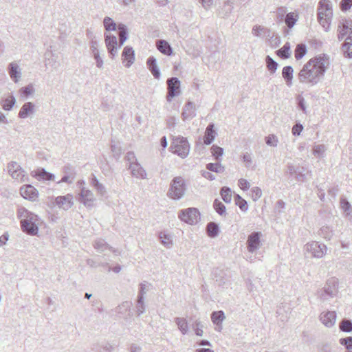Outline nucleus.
Here are the masks:
<instances>
[{
  "label": "nucleus",
  "mask_w": 352,
  "mask_h": 352,
  "mask_svg": "<svg viewBox=\"0 0 352 352\" xmlns=\"http://www.w3.org/2000/svg\"><path fill=\"white\" fill-rule=\"evenodd\" d=\"M333 18L332 5L329 0H320L318 7V20L326 32L329 30Z\"/></svg>",
  "instance_id": "nucleus-3"
},
{
  "label": "nucleus",
  "mask_w": 352,
  "mask_h": 352,
  "mask_svg": "<svg viewBox=\"0 0 352 352\" xmlns=\"http://www.w3.org/2000/svg\"><path fill=\"white\" fill-rule=\"evenodd\" d=\"M265 62L267 68L270 71V72L272 74H274L277 69L278 63L270 56H266Z\"/></svg>",
  "instance_id": "nucleus-39"
},
{
  "label": "nucleus",
  "mask_w": 352,
  "mask_h": 352,
  "mask_svg": "<svg viewBox=\"0 0 352 352\" xmlns=\"http://www.w3.org/2000/svg\"><path fill=\"white\" fill-rule=\"evenodd\" d=\"M91 184L93 186V187L96 189L98 194H99L101 196H103L106 193V188L102 184H101L99 180L97 179V177L93 175Z\"/></svg>",
  "instance_id": "nucleus-29"
},
{
  "label": "nucleus",
  "mask_w": 352,
  "mask_h": 352,
  "mask_svg": "<svg viewBox=\"0 0 352 352\" xmlns=\"http://www.w3.org/2000/svg\"><path fill=\"white\" fill-rule=\"evenodd\" d=\"M179 218L188 224L194 225L200 219V213L196 208H188L179 212Z\"/></svg>",
  "instance_id": "nucleus-7"
},
{
  "label": "nucleus",
  "mask_w": 352,
  "mask_h": 352,
  "mask_svg": "<svg viewBox=\"0 0 352 352\" xmlns=\"http://www.w3.org/2000/svg\"><path fill=\"white\" fill-rule=\"evenodd\" d=\"M8 74L10 78L14 82H18L21 78V69L16 62L10 63L8 66Z\"/></svg>",
  "instance_id": "nucleus-18"
},
{
  "label": "nucleus",
  "mask_w": 352,
  "mask_h": 352,
  "mask_svg": "<svg viewBox=\"0 0 352 352\" xmlns=\"http://www.w3.org/2000/svg\"><path fill=\"white\" fill-rule=\"evenodd\" d=\"M276 54L283 59L288 58L290 55V45L286 43L280 49L276 51Z\"/></svg>",
  "instance_id": "nucleus-36"
},
{
  "label": "nucleus",
  "mask_w": 352,
  "mask_h": 352,
  "mask_svg": "<svg viewBox=\"0 0 352 352\" xmlns=\"http://www.w3.org/2000/svg\"><path fill=\"white\" fill-rule=\"evenodd\" d=\"M94 248L99 252H102L106 250H112V248L109 246L103 239H99L95 241L94 244Z\"/></svg>",
  "instance_id": "nucleus-35"
},
{
  "label": "nucleus",
  "mask_w": 352,
  "mask_h": 352,
  "mask_svg": "<svg viewBox=\"0 0 352 352\" xmlns=\"http://www.w3.org/2000/svg\"><path fill=\"white\" fill-rule=\"evenodd\" d=\"M118 29L119 32V47L122 46L124 43L126 41L128 37V30L125 25L122 23H120L118 25Z\"/></svg>",
  "instance_id": "nucleus-32"
},
{
  "label": "nucleus",
  "mask_w": 352,
  "mask_h": 352,
  "mask_svg": "<svg viewBox=\"0 0 352 352\" xmlns=\"http://www.w3.org/2000/svg\"><path fill=\"white\" fill-rule=\"evenodd\" d=\"M123 63L126 61L125 66L126 67H131L135 60V53L134 50L131 47L126 46L122 54Z\"/></svg>",
  "instance_id": "nucleus-23"
},
{
  "label": "nucleus",
  "mask_w": 352,
  "mask_h": 352,
  "mask_svg": "<svg viewBox=\"0 0 352 352\" xmlns=\"http://www.w3.org/2000/svg\"><path fill=\"white\" fill-rule=\"evenodd\" d=\"M112 349L113 347L109 343H102L93 347L91 352H111Z\"/></svg>",
  "instance_id": "nucleus-38"
},
{
  "label": "nucleus",
  "mask_w": 352,
  "mask_h": 352,
  "mask_svg": "<svg viewBox=\"0 0 352 352\" xmlns=\"http://www.w3.org/2000/svg\"><path fill=\"white\" fill-rule=\"evenodd\" d=\"M195 334L198 336H202L204 331L202 330L203 324H201V322L199 320H196L195 322Z\"/></svg>",
  "instance_id": "nucleus-62"
},
{
  "label": "nucleus",
  "mask_w": 352,
  "mask_h": 352,
  "mask_svg": "<svg viewBox=\"0 0 352 352\" xmlns=\"http://www.w3.org/2000/svg\"><path fill=\"white\" fill-rule=\"evenodd\" d=\"M320 320L327 327H331L334 325L336 320L335 311H328L320 314Z\"/></svg>",
  "instance_id": "nucleus-19"
},
{
  "label": "nucleus",
  "mask_w": 352,
  "mask_h": 352,
  "mask_svg": "<svg viewBox=\"0 0 352 352\" xmlns=\"http://www.w3.org/2000/svg\"><path fill=\"white\" fill-rule=\"evenodd\" d=\"M129 169L131 170V174L132 176L138 179L146 178L147 174L146 170L142 168L138 162L135 164H133L132 165H129Z\"/></svg>",
  "instance_id": "nucleus-22"
},
{
  "label": "nucleus",
  "mask_w": 352,
  "mask_h": 352,
  "mask_svg": "<svg viewBox=\"0 0 352 352\" xmlns=\"http://www.w3.org/2000/svg\"><path fill=\"white\" fill-rule=\"evenodd\" d=\"M160 238L161 239L162 243L166 248H170L172 245V240L170 239L169 235L161 232L160 234Z\"/></svg>",
  "instance_id": "nucleus-52"
},
{
  "label": "nucleus",
  "mask_w": 352,
  "mask_h": 352,
  "mask_svg": "<svg viewBox=\"0 0 352 352\" xmlns=\"http://www.w3.org/2000/svg\"><path fill=\"white\" fill-rule=\"evenodd\" d=\"M146 65L155 78H160V72L157 65V60L153 56H150L146 60Z\"/></svg>",
  "instance_id": "nucleus-25"
},
{
  "label": "nucleus",
  "mask_w": 352,
  "mask_h": 352,
  "mask_svg": "<svg viewBox=\"0 0 352 352\" xmlns=\"http://www.w3.org/2000/svg\"><path fill=\"white\" fill-rule=\"evenodd\" d=\"M340 343L344 346V347L347 350L352 349V337H346L344 338H341L340 340Z\"/></svg>",
  "instance_id": "nucleus-56"
},
{
  "label": "nucleus",
  "mask_w": 352,
  "mask_h": 352,
  "mask_svg": "<svg viewBox=\"0 0 352 352\" xmlns=\"http://www.w3.org/2000/svg\"><path fill=\"white\" fill-rule=\"evenodd\" d=\"M136 311L138 316L141 315L145 311V305L144 302V298L142 296H138L137 303H136Z\"/></svg>",
  "instance_id": "nucleus-49"
},
{
  "label": "nucleus",
  "mask_w": 352,
  "mask_h": 352,
  "mask_svg": "<svg viewBox=\"0 0 352 352\" xmlns=\"http://www.w3.org/2000/svg\"><path fill=\"white\" fill-rule=\"evenodd\" d=\"M17 214L19 218L23 219H28L29 217H30L31 215H33L34 214L32 212L28 211L25 208H20L18 210Z\"/></svg>",
  "instance_id": "nucleus-54"
},
{
  "label": "nucleus",
  "mask_w": 352,
  "mask_h": 352,
  "mask_svg": "<svg viewBox=\"0 0 352 352\" xmlns=\"http://www.w3.org/2000/svg\"><path fill=\"white\" fill-rule=\"evenodd\" d=\"M206 232L210 237L214 238L219 234V228L216 223L210 222L206 226Z\"/></svg>",
  "instance_id": "nucleus-33"
},
{
  "label": "nucleus",
  "mask_w": 352,
  "mask_h": 352,
  "mask_svg": "<svg viewBox=\"0 0 352 352\" xmlns=\"http://www.w3.org/2000/svg\"><path fill=\"white\" fill-rule=\"evenodd\" d=\"M157 49L165 55H170L173 53L172 47L170 44L164 40H157L156 41Z\"/></svg>",
  "instance_id": "nucleus-26"
},
{
  "label": "nucleus",
  "mask_w": 352,
  "mask_h": 352,
  "mask_svg": "<svg viewBox=\"0 0 352 352\" xmlns=\"http://www.w3.org/2000/svg\"><path fill=\"white\" fill-rule=\"evenodd\" d=\"M196 116V107L195 104L191 102L188 101L185 104L183 111L182 113V118L184 121L191 120Z\"/></svg>",
  "instance_id": "nucleus-17"
},
{
  "label": "nucleus",
  "mask_w": 352,
  "mask_h": 352,
  "mask_svg": "<svg viewBox=\"0 0 352 352\" xmlns=\"http://www.w3.org/2000/svg\"><path fill=\"white\" fill-rule=\"evenodd\" d=\"M338 280L336 277L329 278L324 287L318 292L320 299L322 301L333 298L338 294Z\"/></svg>",
  "instance_id": "nucleus-6"
},
{
  "label": "nucleus",
  "mask_w": 352,
  "mask_h": 352,
  "mask_svg": "<svg viewBox=\"0 0 352 352\" xmlns=\"http://www.w3.org/2000/svg\"><path fill=\"white\" fill-rule=\"evenodd\" d=\"M185 191V180L183 177L179 176L172 179L167 195L173 199H180L184 197Z\"/></svg>",
  "instance_id": "nucleus-4"
},
{
  "label": "nucleus",
  "mask_w": 352,
  "mask_h": 352,
  "mask_svg": "<svg viewBox=\"0 0 352 352\" xmlns=\"http://www.w3.org/2000/svg\"><path fill=\"white\" fill-rule=\"evenodd\" d=\"M342 11L346 12L352 6V0H342L340 3Z\"/></svg>",
  "instance_id": "nucleus-60"
},
{
  "label": "nucleus",
  "mask_w": 352,
  "mask_h": 352,
  "mask_svg": "<svg viewBox=\"0 0 352 352\" xmlns=\"http://www.w3.org/2000/svg\"><path fill=\"white\" fill-rule=\"evenodd\" d=\"M349 31L350 34L342 45V50L346 57L352 58V20L343 19L340 21L338 27V40L342 41Z\"/></svg>",
  "instance_id": "nucleus-2"
},
{
  "label": "nucleus",
  "mask_w": 352,
  "mask_h": 352,
  "mask_svg": "<svg viewBox=\"0 0 352 352\" xmlns=\"http://www.w3.org/2000/svg\"><path fill=\"white\" fill-rule=\"evenodd\" d=\"M170 149L174 154L184 159L189 153L190 144L186 138L178 136L173 139Z\"/></svg>",
  "instance_id": "nucleus-5"
},
{
  "label": "nucleus",
  "mask_w": 352,
  "mask_h": 352,
  "mask_svg": "<svg viewBox=\"0 0 352 352\" xmlns=\"http://www.w3.org/2000/svg\"><path fill=\"white\" fill-rule=\"evenodd\" d=\"M103 24L107 31H114L116 30V23L109 16H106L104 19Z\"/></svg>",
  "instance_id": "nucleus-42"
},
{
  "label": "nucleus",
  "mask_w": 352,
  "mask_h": 352,
  "mask_svg": "<svg viewBox=\"0 0 352 352\" xmlns=\"http://www.w3.org/2000/svg\"><path fill=\"white\" fill-rule=\"evenodd\" d=\"M105 44L109 53L113 58L117 54L118 41L116 36L111 34H104Z\"/></svg>",
  "instance_id": "nucleus-14"
},
{
  "label": "nucleus",
  "mask_w": 352,
  "mask_h": 352,
  "mask_svg": "<svg viewBox=\"0 0 352 352\" xmlns=\"http://www.w3.org/2000/svg\"><path fill=\"white\" fill-rule=\"evenodd\" d=\"M220 194L226 203H230L232 200V191L228 187L224 186L221 189Z\"/></svg>",
  "instance_id": "nucleus-41"
},
{
  "label": "nucleus",
  "mask_w": 352,
  "mask_h": 352,
  "mask_svg": "<svg viewBox=\"0 0 352 352\" xmlns=\"http://www.w3.org/2000/svg\"><path fill=\"white\" fill-rule=\"evenodd\" d=\"M326 149V146L324 144L316 145L313 148V154L318 157H323Z\"/></svg>",
  "instance_id": "nucleus-44"
},
{
  "label": "nucleus",
  "mask_w": 352,
  "mask_h": 352,
  "mask_svg": "<svg viewBox=\"0 0 352 352\" xmlns=\"http://www.w3.org/2000/svg\"><path fill=\"white\" fill-rule=\"evenodd\" d=\"M329 65L326 55H319L304 65L298 74L300 82L316 85L323 77Z\"/></svg>",
  "instance_id": "nucleus-1"
},
{
  "label": "nucleus",
  "mask_w": 352,
  "mask_h": 352,
  "mask_svg": "<svg viewBox=\"0 0 352 352\" xmlns=\"http://www.w3.org/2000/svg\"><path fill=\"white\" fill-rule=\"evenodd\" d=\"M265 140L266 144L268 146L276 147L278 145V138L274 134H271V135H269L268 136L265 137Z\"/></svg>",
  "instance_id": "nucleus-51"
},
{
  "label": "nucleus",
  "mask_w": 352,
  "mask_h": 352,
  "mask_svg": "<svg viewBox=\"0 0 352 352\" xmlns=\"http://www.w3.org/2000/svg\"><path fill=\"white\" fill-rule=\"evenodd\" d=\"M297 102H298V107L304 113H307V107L305 104V100L304 98L302 96H298L297 97Z\"/></svg>",
  "instance_id": "nucleus-57"
},
{
  "label": "nucleus",
  "mask_w": 352,
  "mask_h": 352,
  "mask_svg": "<svg viewBox=\"0 0 352 352\" xmlns=\"http://www.w3.org/2000/svg\"><path fill=\"white\" fill-rule=\"evenodd\" d=\"M166 83L168 86L166 100L170 102L174 97L180 94V81L177 77H171L168 78Z\"/></svg>",
  "instance_id": "nucleus-10"
},
{
  "label": "nucleus",
  "mask_w": 352,
  "mask_h": 352,
  "mask_svg": "<svg viewBox=\"0 0 352 352\" xmlns=\"http://www.w3.org/2000/svg\"><path fill=\"white\" fill-rule=\"evenodd\" d=\"M305 250L311 253V256L314 258H322L327 253V246L324 244L319 243L316 241H311L305 245Z\"/></svg>",
  "instance_id": "nucleus-8"
},
{
  "label": "nucleus",
  "mask_w": 352,
  "mask_h": 352,
  "mask_svg": "<svg viewBox=\"0 0 352 352\" xmlns=\"http://www.w3.org/2000/svg\"><path fill=\"white\" fill-rule=\"evenodd\" d=\"M261 232H253L248 237L246 242L247 249L249 252L254 253L261 246Z\"/></svg>",
  "instance_id": "nucleus-11"
},
{
  "label": "nucleus",
  "mask_w": 352,
  "mask_h": 352,
  "mask_svg": "<svg viewBox=\"0 0 352 352\" xmlns=\"http://www.w3.org/2000/svg\"><path fill=\"white\" fill-rule=\"evenodd\" d=\"M8 171L13 179L19 181H22L25 177L24 170L16 162H11L8 164Z\"/></svg>",
  "instance_id": "nucleus-13"
},
{
  "label": "nucleus",
  "mask_w": 352,
  "mask_h": 352,
  "mask_svg": "<svg viewBox=\"0 0 352 352\" xmlns=\"http://www.w3.org/2000/svg\"><path fill=\"white\" fill-rule=\"evenodd\" d=\"M206 168L209 171L221 173L225 170V168L220 163H209L206 165Z\"/></svg>",
  "instance_id": "nucleus-40"
},
{
  "label": "nucleus",
  "mask_w": 352,
  "mask_h": 352,
  "mask_svg": "<svg viewBox=\"0 0 352 352\" xmlns=\"http://www.w3.org/2000/svg\"><path fill=\"white\" fill-rule=\"evenodd\" d=\"M125 160L129 163V165H132L133 164H135L138 162V160L135 157V155L133 152L129 151L126 156Z\"/></svg>",
  "instance_id": "nucleus-59"
},
{
  "label": "nucleus",
  "mask_w": 352,
  "mask_h": 352,
  "mask_svg": "<svg viewBox=\"0 0 352 352\" xmlns=\"http://www.w3.org/2000/svg\"><path fill=\"white\" fill-rule=\"evenodd\" d=\"M175 322L181 333L186 335L188 331V325L186 318L177 317L175 318Z\"/></svg>",
  "instance_id": "nucleus-34"
},
{
  "label": "nucleus",
  "mask_w": 352,
  "mask_h": 352,
  "mask_svg": "<svg viewBox=\"0 0 352 352\" xmlns=\"http://www.w3.org/2000/svg\"><path fill=\"white\" fill-rule=\"evenodd\" d=\"M56 204L65 210H67L72 208L74 204V198L71 194L65 196H58L55 200Z\"/></svg>",
  "instance_id": "nucleus-16"
},
{
  "label": "nucleus",
  "mask_w": 352,
  "mask_h": 352,
  "mask_svg": "<svg viewBox=\"0 0 352 352\" xmlns=\"http://www.w3.org/2000/svg\"><path fill=\"white\" fill-rule=\"evenodd\" d=\"M340 206L341 208L346 213V215L351 214L352 208L350 203L344 197H340Z\"/></svg>",
  "instance_id": "nucleus-47"
},
{
  "label": "nucleus",
  "mask_w": 352,
  "mask_h": 352,
  "mask_svg": "<svg viewBox=\"0 0 352 352\" xmlns=\"http://www.w3.org/2000/svg\"><path fill=\"white\" fill-rule=\"evenodd\" d=\"M20 194L23 198L31 201H35L38 197V190L30 184L21 187Z\"/></svg>",
  "instance_id": "nucleus-15"
},
{
  "label": "nucleus",
  "mask_w": 352,
  "mask_h": 352,
  "mask_svg": "<svg viewBox=\"0 0 352 352\" xmlns=\"http://www.w3.org/2000/svg\"><path fill=\"white\" fill-rule=\"evenodd\" d=\"M340 329L344 332L352 331V322L347 319H343L340 323Z\"/></svg>",
  "instance_id": "nucleus-45"
},
{
  "label": "nucleus",
  "mask_w": 352,
  "mask_h": 352,
  "mask_svg": "<svg viewBox=\"0 0 352 352\" xmlns=\"http://www.w3.org/2000/svg\"><path fill=\"white\" fill-rule=\"evenodd\" d=\"M32 175L37 179H43L45 180H54V175L47 172L44 168H39L32 172Z\"/></svg>",
  "instance_id": "nucleus-27"
},
{
  "label": "nucleus",
  "mask_w": 352,
  "mask_h": 352,
  "mask_svg": "<svg viewBox=\"0 0 352 352\" xmlns=\"http://www.w3.org/2000/svg\"><path fill=\"white\" fill-rule=\"evenodd\" d=\"M38 221V216L36 214L31 215L28 219H23L21 220V226L22 230L30 235H36L38 228L36 225Z\"/></svg>",
  "instance_id": "nucleus-9"
},
{
  "label": "nucleus",
  "mask_w": 352,
  "mask_h": 352,
  "mask_svg": "<svg viewBox=\"0 0 352 352\" xmlns=\"http://www.w3.org/2000/svg\"><path fill=\"white\" fill-rule=\"evenodd\" d=\"M319 234L327 240H330L333 236L332 231L328 226H323L320 228Z\"/></svg>",
  "instance_id": "nucleus-50"
},
{
  "label": "nucleus",
  "mask_w": 352,
  "mask_h": 352,
  "mask_svg": "<svg viewBox=\"0 0 352 352\" xmlns=\"http://www.w3.org/2000/svg\"><path fill=\"white\" fill-rule=\"evenodd\" d=\"M225 314L223 311H213L211 314V320L212 322L217 326H219V329H221V322L225 319Z\"/></svg>",
  "instance_id": "nucleus-30"
},
{
  "label": "nucleus",
  "mask_w": 352,
  "mask_h": 352,
  "mask_svg": "<svg viewBox=\"0 0 352 352\" xmlns=\"http://www.w3.org/2000/svg\"><path fill=\"white\" fill-rule=\"evenodd\" d=\"M307 53V48L304 44H298L295 50V58L296 60L302 58Z\"/></svg>",
  "instance_id": "nucleus-43"
},
{
  "label": "nucleus",
  "mask_w": 352,
  "mask_h": 352,
  "mask_svg": "<svg viewBox=\"0 0 352 352\" xmlns=\"http://www.w3.org/2000/svg\"><path fill=\"white\" fill-rule=\"evenodd\" d=\"M132 306V302L131 301H124L122 302L120 305H119L116 309L115 312L118 314L120 315L121 317L126 318L127 317H130L131 314V307Z\"/></svg>",
  "instance_id": "nucleus-21"
},
{
  "label": "nucleus",
  "mask_w": 352,
  "mask_h": 352,
  "mask_svg": "<svg viewBox=\"0 0 352 352\" xmlns=\"http://www.w3.org/2000/svg\"><path fill=\"white\" fill-rule=\"evenodd\" d=\"M265 31L269 32V30L265 29L264 27L256 25L252 28V33L254 36L259 37L261 36L262 32H264Z\"/></svg>",
  "instance_id": "nucleus-55"
},
{
  "label": "nucleus",
  "mask_w": 352,
  "mask_h": 352,
  "mask_svg": "<svg viewBox=\"0 0 352 352\" xmlns=\"http://www.w3.org/2000/svg\"><path fill=\"white\" fill-rule=\"evenodd\" d=\"M35 91L32 84H29L25 87H21L19 89V93L21 97L27 99L28 97L33 94Z\"/></svg>",
  "instance_id": "nucleus-37"
},
{
  "label": "nucleus",
  "mask_w": 352,
  "mask_h": 352,
  "mask_svg": "<svg viewBox=\"0 0 352 352\" xmlns=\"http://www.w3.org/2000/svg\"><path fill=\"white\" fill-rule=\"evenodd\" d=\"M303 129V126L300 123H296L292 127V134L295 136L300 135Z\"/></svg>",
  "instance_id": "nucleus-64"
},
{
  "label": "nucleus",
  "mask_w": 352,
  "mask_h": 352,
  "mask_svg": "<svg viewBox=\"0 0 352 352\" xmlns=\"http://www.w3.org/2000/svg\"><path fill=\"white\" fill-rule=\"evenodd\" d=\"M34 111L35 105L31 102H27L22 105L19 112V117L22 119L27 118L34 115Z\"/></svg>",
  "instance_id": "nucleus-20"
},
{
  "label": "nucleus",
  "mask_w": 352,
  "mask_h": 352,
  "mask_svg": "<svg viewBox=\"0 0 352 352\" xmlns=\"http://www.w3.org/2000/svg\"><path fill=\"white\" fill-rule=\"evenodd\" d=\"M293 72L294 69L291 66H285L283 69L282 75L283 78L285 80L287 86H291L292 85Z\"/></svg>",
  "instance_id": "nucleus-31"
},
{
  "label": "nucleus",
  "mask_w": 352,
  "mask_h": 352,
  "mask_svg": "<svg viewBox=\"0 0 352 352\" xmlns=\"http://www.w3.org/2000/svg\"><path fill=\"white\" fill-rule=\"evenodd\" d=\"M241 157L243 162L245 163V166L248 168L250 167V164L252 162V155L249 153H245L243 154Z\"/></svg>",
  "instance_id": "nucleus-63"
},
{
  "label": "nucleus",
  "mask_w": 352,
  "mask_h": 352,
  "mask_svg": "<svg viewBox=\"0 0 352 352\" xmlns=\"http://www.w3.org/2000/svg\"><path fill=\"white\" fill-rule=\"evenodd\" d=\"M304 168L297 167V173H295L296 179L298 182H303L305 179V175L304 174Z\"/></svg>",
  "instance_id": "nucleus-61"
},
{
  "label": "nucleus",
  "mask_w": 352,
  "mask_h": 352,
  "mask_svg": "<svg viewBox=\"0 0 352 352\" xmlns=\"http://www.w3.org/2000/svg\"><path fill=\"white\" fill-rule=\"evenodd\" d=\"M252 197L254 201H257L262 196V190L258 187H254L251 190Z\"/></svg>",
  "instance_id": "nucleus-58"
},
{
  "label": "nucleus",
  "mask_w": 352,
  "mask_h": 352,
  "mask_svg": "<svg viewBox=\"0 0 352 352\" xmlns=\"http://www.w3.org/2000/svg\"><path fill=\"white\" fill-rule=\"evenodd\" d=\"M16 104V99L14 96L10 95L8 97L2 99L0 104L5 111H10Z\"/></svg>",
  "instance_id": "nucleus-28"
},
{
  "label": "nucleus",
  "mask_w": 352,
  "mask_h": 352,
  "mask_svg": "<svg viewBox=\"0 0 352 352\" xmlns=\"http://www.w3.org/2000/svg\"><path fill=\"white\" fill-rule=\"evenodd\" d=\"M211 152L216 159H219L223 154V148L217 145H213L211 147Z\"/></svg>",
  "instance_id": "nucleus-53"
},
{
  "label": "nucleus",
  "mask_w": 352,
  "mask_h": 352,
  "mask_svg": "<svg viewBox=\"0 0 352 352\" xmlns=\"http://www.w3.org/2000/svg\"><path fill=\"white\" fill-rule=\"evenodd\" d=\"M79 195V201L83 204L84 206L88 208H92L94 206L96 198L94 193L90 190L83 187L81 188Z\"/></svg>",
  "instance_id": "nucleus-12"
},
{
  "label": "nucleus",
  "mask_w": 352,
  "mask_h": 352,
  "mask_svg": "<svg viewBox=\"0 0 352 352\" xmlns=\"http://www.w3.org/2000/svg\"><path fill=\"white\" fill-rule=\"evenodd\" d=\"M217 135V132L214 129V124L210 123L206 127L205 134L204 136V142L206 145L210 144L214 140Z\"/></svg>",
  "instance_id": "nucleus-24"
},
{
  "label": "nucleus",
  "mask_w": 352,
  "mask_h": 352,
  "mask_svg": "<svg viewBox=\"0 0 352 352\" xmlns=\"http://www.w3.org/2000/svg\"><path fill=\"white\" fill-rule=\"evenodd\" d=\"M213 207L219 214L223 215L226 213V206L218 199L214 201Z\"/></svg>",
  "instance_id": "nucleus-48"
},
{
  "label": "nucleus",
  "mask_w": 352,
  "mask_h": 352,
  "mask_svg": "<svg viewBox=\"0 0 352 352\" xmlns=\"http://www.w3.org/2000/svg\"><path fill=\"white\" fill-rule=\"evenodd\" d=\"M296 21V16L294 15V13L290 12L287 14L285 22L289 28H292L295 25Z\"/></svg>",
  "instance_id": "nucleus-46"
}]
</instances>
